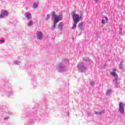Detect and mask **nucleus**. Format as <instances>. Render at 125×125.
I'll return each mask as SVG.
<instances>
[{"instance_id": "nucleus-1", "label": "nucleus", "mask_w": 125, "mask_h": 125, "mask_svg": "<svg viewBox=\"0 0 125 125\" xmlns=\"http://www.w3.org/2000/svg\"><path fill=\"white\" fill-rule=\"evenodd\" d=\"M51 15L52 16V20L54 23V24L51 26V30H54L56 27V24L63 19V17L62 15H56V13L55 12H52Z\"/></svg>"}, {"instance_id": "nucleus-2", "label": "nucleus", "mask_w": 125, "mask_h": 125, "mask_svg": "<svg viewBox=\"0 0 125 125\" xmlns=\"http://www.w3.org/2000/svg\"><path fill=\"white\" fill-rule=\"evenodd\" d=\"M71 15L74 22H77L79 23V22H80V20H82V19H83V17H82V16H80L79 15L76 14L75 11L72 12L71 13Z\"/></svg>"}, {"instance_id": "nucleus-3", "label": "nucleus", "mask_w": 125, "mask_h": 125, "mask_svg": "<svg viewBox=\"0 0 125 125\" xmlns=\"http://www.w3.org/2000/svg\"><path fill=\"white\" fill-rule=\"evenodd\" d=\"M77 67L78 68L79 70L81 71V72H85V71H86L87 68L83 65V62L79 63L77 65Z\"/></svg>"}, {"instance_id": "nucleus-4", "label": "nucleus", "mask_w": 125, "mask_h": 125, "mask_svg": "<svg viewBox=\"0 0 125 125\" xmlns=\"http://www.w3.org/2000/svg\"><path fill=\"white\" fill-rule=\"evenodd\" d=\"M36 36L37 37V40H39L40 41H42V38H43V34L42 31H37Z\"/></svg>"}, {"instance_id": "nucleus-5", "label": "nucleus", "mask_w": 125, "mask_h": 125, "mask_svg": "<svg viewBox=\"0 0 125 125\" xmlns=\"http://www.w3.org/2000/svg\"><path fill=\"white\" fill-rule=\"evenodd\" d=\"M119 112L121 114H124L125 113V108L124 107V103L120 102L119 103Z\"/></svg>"}, {"instance_id": "nucleus-6", "label": "nucleus", "mask_w": 125, "mask_h": 125, "mask_svg": "<svg viewBox=\"0 0 125 125\" xmlns=\"http://www.w3.org/2000/svg\"><path fill=\"white\" fill-rule=\"evenodd\" d=\"M8 15V12L7 11L2 10L1 12V15H0V19L4 18V16H7Z\"/></svg>"}, {"instance_id": "nucleus-7", "label": "nucleus", "mask_w": 125, "mask_h": 125, "mask_svg": "<svg viewBox=\"0 0 125 125\" xmlns=\"http://www.w3.org/2000/svg\"><path fill=\"white\" fill-rule=\"evenodd\" d=\"M111 75L115 78V80H114L113 82H115H115L119 81V76L117 73L115 72H111Z\"/></svg>"}, {"instance_id": "nucleus-8", "label": "nucleus", "mask_w": 125, "mask_h": 125, "mask_svg": "<svg viewBox=\"0 0 125 125\" xmlns=\"http://www.w3.org/2000/svg\"><path fill=\"white\" fill-rule=\"evenodd\" d=\"M59 70L60 71H65L66 70V66L63 65V63H60L59 65Z\"/></svg>"}, {"instance_id": "nucleus-9", "label": "nucleus", "mask_w": 125, "mask_h": 125, "mask_svg": "<svg viewBox=\"0 0 125 125\" xmlns=\"http://www.w3.org/2000/svg\"><path fill=\"white\" fill-rule=\"evenodd\" d=\"M64 27V23L63 22H60L58 24V29L60 31H62L63 30V28Z\"/></svg>"}, {"instance_id": "nucleus-10", "label": "nucleus", "mask_w": 125, "mask_h": 125, "mask_svg": "<svg viewBox=\"0 0 125 125\" xmlns=\"http://www.w3.org/2000/svg\"><path fill=\"white\" fill-rule=\"evenodd\" d=\"M103 20H102V24H103V25H105V24H106V22H107V21H108V18L105 16H104L103 17Z\"/></svg>"}, {"instance_id": "nucleus-11", "label": "nucleus", "mask_w": 125, "mask_h": 125, "mask_svg": "<svg viewBox=\"0 0 125 125\" xmlns=\"http://www.w3.org/2000/svg\"><path fill=\"white\" fill-rule=\"evenodd\" d=\"M31 14H30L29 13H26L25 14V17L27 19H30V18H31Z\"/></svg>"}, {"instance_id": "nucleus-12", "label": "nucleus", "mask_w": 125, "mask_h": 125, "mask_svg": "<svg viewBox=\"0 0 125 125\" xmlns=\"http://www.w3.org/2000/svg\"><path fill=\"white\" fill-rule=\"evenodd\" d=\"M83 22H81L79 26H78V28L80 30H83Z\"/></svg>"}, {"instance_id": "nucleus-13", "label": "nucleus", "mask_w": 125, "mask_h": 125, "mask_svg": "<svg viewBox=\"0 0 125 125\" xmlns=\"http://www.w3.org/2000/svg\"><path fill=\"white\" fill-rule=\"evenodd\" d=\"M104 113H105V110L102 112H95V114H96V115H102V114H104Z\"/></svg>"}, {"instance_id": "nucleus-14", "label": "nucleus", "mask_w": 125, "mask_h": 125, "mask_svg": "<svg viewBox=\"0 0 125 125\" xmlns=\"http://www.w3.org/2000/svg\"><path fill=\"white\" fill-rule=\"evenodd\" d=\"M74 23L73 25L72 26V29L75 30V29H76V28H77V24H78V22H76V21H74Z\"/></svg>"}, {"instance_id": "nucleus-15", "label": "nucleus", "mask_w": 125, "mask_h": 125, "mask_svg": "<svg viewBox=\"0 0 125 125\" xmlns=\"http://www.w3.org/2000/svg\"><path fill=\"white\" fill-rule=\"evenodd\" d=\"M119 69H120V70H123V69H124L123 67V62H121L119 64Z\"/></svg>"}, {"instance_id": "nucleus-16", "label": "nucleus", "mask_w": 125, "mask_h": 125, "mask_svg": "<svg viewBox=\"0 0 125 125\" xmlns=\"http://www.w3.org/2000/svg\"><path fill=\"white\" fill-rule=\"evenodd\" d=\"M83 61H85V62H88V61H89V58H88V57L83 58Z\"/></svg>"}, {"instance_id": "nucleus-17", "label": "nucleus", "mask_w": 125, "mask_h": 125, "mask_svg": "<svg viewBox=\"0 0 125 125\" xmlns=\"http://www.w3.org/2000/svg\"><path fill=\"white\" fill-rule=\"evenodd\" d=\"M38 6H39V5L38 4V3H37L36 2L33 3V7L34 8H37V7H38Z\"/></svg>"}, {"instance_id": "nucleus-18", "label": "nucleus", "mask_w": 125, "mask_h": 125, "mask_svg": "<svg viewBox=\"0 0 125 125\" xmlns=\"http://www.w3.org/2000/svg\"><path fill=\"white\" fill-rule=\"evenodd\" d=\"M69 62V60L65 59L62 60V63H67Z\"/></svg>"}, {"instance_id": "nucleus-19", "label": "nucleus", "mask_w": 125, "mask_h": 125, "mask_svg": "<svg viewBox=\"0 0 125 125\" xmlns=\"http://www.w3.org/2000/svg\"><path fill=\"white\" fill-rule=\"evenodd\" d=\"M111 91H112V90L111 89L107 90L106 91V95H108L110 94V93H111Z\"/></svg>"}, {"instance_id": "nucleus-20", "label": "nucleus", "mask_w": 125, "mask_h": 125, "mask_svg": "<svg viewBox=\"0 0 125 125\" xmlns=\"http://www.w3.org/2000/svg\"><path fill=\"white\" fill-rule=\"evenodd\" d=\"M115 86L116 87V88H118V87H120V85L119 84V83L116 82L115 84Z\"/></svg>"}, {"instance_id": "nucleus-21", "label": "nucleus", "mask_w": 125, "mask_h": 125, "mask_svg": "<svg viewBox=\"0 0 125 125\" xmlns=\"http://www.w3.org/2000/svg\"><path fill=\"white\" fill-rule=\"evenodd\" d=\"M50 17V15L47 14L46 16V20H48V19H49Z\"/></svg>"}, {"instance_id": "nucleus-22", "label": "nucleus", "mask_w": 125, "mask_h": 125, "mask_svg": "<svg viewBox=\"0 0 125 125\" xmlns=\"http://www.w3.org/2000/svg\"><path fill=\"white\" fill-rule=\"evenodd\" d=\"M28 25L30 27L31 26H32V22L30 21L29 22H28Z\"/></svg>"}, {"instance_id": "nucleus-23", "label": "nucleus", "mask_w": 125, "mask_h": 125, "mask_svg": "<svg viewBox=\"0 0 125 125\" xmlns=\"http://www.w3.org/2000/svg\"><path fill=\"white\" fill-rule=\"evenodd\" d=\"M116 71H117V69L114 68H113V72H112L111 73H116Z\"/></svg>"}, {"instance_id": "nucleus-24", "label": "nucleus", "mask_w": 125, "mask_h": 125, "mask_svg": "<svg viewBox=\"0 0 125 125\" xmlns=\"http://www.w3.org/2000/svg\"><path fill=\"white\" fill-rule=\"evenodd\" d=\"M90 84H91V85H92V86H93V85H94V82L92 81V82L90 83Z\"/></svg>"}, {"instance_id": "nucleus-25", "label": "nucleus", "mask_w": 125, "mask_h": 125, "mask_svg": "<svg viewBox=\"0 0 125 125\" xmlns=\"http://www.w3.org/2000/svg\"><path fill=\"white\" fill-rule=\"evenodd\" d=\"M93 0L95 1L96 3H97L99 1V0Z\"/></svg>"}, {"instance_id": "nucleus-26", "label": "nucleus", "mask_w": 125, "mask_h": 125, "mask_svg": "<svg viewBox=\"0 0 125 125\" xmlns=\"http://www.w3.org/2000/svg\"><path fill=\"white\" fill-rule=\"evenodd\" d=\"M0 42H4V40H0Z\"/></svg>"}]
</instances>
